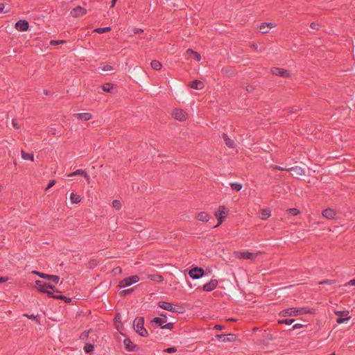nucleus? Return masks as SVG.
<instances>
[{
	"label": "nucleus",
	"instance_id": "f257e3e1",
	"mask_svg": "<svg viewBox=\"0 0 355 355\" xmlns=\"http://www.w3.org/2000/svg\"><path fill=\"white\" fill-rule=\"evenodd\" d=\"M311 313L310 309L306 307L302 308H288L282 310L279 312V315L281 317L287 316H297L300 315Z\"/></svg>",
	"mask_w": 355,
	"mask_h": 355
},
{
	"label": "nucleus",
	"instance_id": "f03ea898",
	"mask_svg": "<svg viewBox=\"0 0 355 355\" xmlns=\"http://www.w3.org/2000/svg\"><path fill=\"white\" fill-rule=\"evenodd\" d=\"M158 306L173 313H182L184 311V308L182 306H180L178 305L173 306V304L168 302H159Z\"/></svg>",
	"mask_w": 355,
	"mask_h": 355
},
{
	"label": "nucleus",
	"instance_id": "7ed1b4c3",
	"mask_svg": "<svg viewBox=\"0 0 355 355\" xmlns=\"http://www.w3.org/2000/svg\"><path fill=\"white\" fill-rule=\"evenodd\" d=\"M135 320H137V333L139 334L142 337H147L148 336V332L147 329L144 327V318L138 317L135 319Z\"/></svg>",
	"mask_w": 355,
	"mask_h": 355
},
{
	"label": "nucleus",
	"instance_id": "20e7f679",
	"mask_svg": "<svg viewBox=\"0 0 355 355\" xmlns=\"http://www.w3.org/2000/svg\"><path fill=\"white\" fill-rule=\"evenodd\" d=\"M161 318H154L150 322V328L153 329H157L159 327L161 328L164 324L166 322V315L164 313L159 314Z\"/></svg>",
	"mask_w": 355,
	"mask_h": 355
},
{
	"label": "nucleus",
	"instance_id": "39448f33",
	"mask_svg": "<svg viewBox=\"0 0 355 355\" xmlns=\"http://www.w3.org/2000/svg\"><path fill=\"white\" fill-rule=\"evenodd\" d=\"M139 281V277L137 275H132L122 279L119 284L120 288L130 286Z\"/></svg>",
	"mask_w": 355,
	"mask_h": 355
},
{
	"label": "nucleus",
	"instance_id": "423d86ee",
	"mask_svg": "<svg viewBox=\"0 0 355 355\" xmlns=\"http://www.w3.org/2000/svg\"><path fill=\"white\" fill-rule=\"evenodd\" d=\"M188 274L193 279H198L204 276L205 271L202 268L195 266L189 270Z\"/></svg>",
	"mask_w": 355,
	"mask_h": 355
},
{
	"label": "nucleus",
	"instance_id": "0eeeda50",
	"mask_svg": "<svg viewBox=\"0 0 355 355\" xmlns=\"http://www.w3.org/2000/svg\"><path fill=\"white\" fill-rule=\"evenodd\" d=\"M35 284L37 290L40 293H46L49 297H50V295H52L54 294L53 292L48 290L49 288L46 287L49 286V283L37 280L35 281Z\"/></svg>",
	"mask_w": 355,
	"mask_h": 355
},
{
	"label": "nucleus",
	"instance_id": "6e6552de",
	"mask_svg": "<svg viewBox=\"0 0 355 355\" xmlns=\"http://www.w3.org/2000/svg\"><path fill=\"white\" fill-rule=\"evenodd\" d=\"M286 171L291 172V175L297 179H300L305 175L304 169L297 166L292 168H288Z\"/></svg>",
	"mask_w": 355,
	"mask_h": 355
},
{
	"label": "nucleus",
	"instance_id": "1a4fd4ad",
	"mask_svg": "<svg viewBox=\"0 0 355 355\" xmlns=\"http://www.w3.org/2000/svg\"><path fill=\"white\" fill-rule=\"evenodd\" d=\"M225 209H226V208L224 206H220L218 211L215 213V216L218 221V225L214 226L215 227L220 225L223 222L225 217L227 216V214L225 213Z\"/></svg>",
	"mask_w": 355,
	"mask_h": 355
},
{
	"label": "nucleus",
	"instance_id": "9d476101",
	"mask_svg": "<svg viewBox=\"0 0 355 355\" xmlns=\"http://www.w3.org/2000/svg\"><path fill=\"white\" fill-rule=\"evenodd\" d=\"M33 272L36 274L41 278L50 280L55 284H58L60 280V277L58 275H49V274H46V273H43V272H37V271H33Z\"/></svg>",
	"mask_w": 355,
	"mask_h": 355
},
{
	"label": "nucleus",
	"instance_id": "9b49d317",
	"mask_svg": "<svg viewBox=\"0 0 355 355\" xmlns=\"http://www.w3.org/2000/svg\"><path fill=\"white\" fill-rule=\"evenodd\" d=\"M270 71L272 74L284 78H289L291 76L289 71L279 67H272Z\"/></svg>",
	"mask_w": 355,
	"mask_h": 355
},
{
	"label": "nucleus",
	"instance_id": "f8f14e48",
	"mask_svg": "<svg viewBox=\"0 0 355 355\" xmlns=\"http://www.w3.org/2000/svg\"><path fill=\"white\" fill-rule=\"evenodd\" d=\"M173 116L180 121H184L187 119V114L182 109H175L172 114Z\"/></svg>",
	"mask_w": 355,
	"mask_h": 355
},
{
	"label": "nucleus",
	"instance_id": "ddd939ff",
	"mask_svg": "<svg viewBox=\"0 0 355 355\" xmlns=\"http://www.w3.org/2000/svg\"><path fill=\"white\" fill-rule=\"evenodd\" d=\"M216 338L222 342H234L236 339V336L234 334H216Z\"/></svg>",
	"mask_w": 355,
	"mask_h": 355
},
{
	"label": "nucleus",
	"instance_id": "4468645a",
	"mask_svg": "<svg viewBox=\"0 0 355 355\" xmlns=\"http://www.w3.org/2000/svg\"><path fill=\"white\" fill-rule=\"evenodd\" d=\"M123 345L128 352H137L139 349L138 345L134 344L129 338L124 339Z\"/></svg>",
	"mask_w": 355,
	"mask_h": 355
},
{
	"label": "nucleus",
	"instance_id": "2eb2a0df",
	"mask_svg": "<svg viewBox=\"0 0 355 355\" xmlns=\"http://www.w3.org/2000/svg\"><path fill=\"white\" fill-rule=\"evenodd\" d=\"M217 286L218 280L216 279H212L203 286L202 289L204 291L210 292L214 290L217 287Z\"/></svg>",
	"mask_w": 355,
	"mask_h": 355
},
{
	"label": "nucleus",
	"instance_id": "dca6fc26",
	"mask_svg": "<svg viewBox=\"0 0 355 355\" xmlns=\"http://www.w3.org/2000/svg\"><path fill=\"white\" fill-rule=\"evenodd\" d=\"M15 27L18 31H26L29 28V24L25 19H20L15 24Z\"/></svg>",
	"mask_w": 355,
	"mask_h": 355
},
{
	"label": "nucleus",
	"instance_id": "f3484780",
	"mask_svg": "<svg viewBox=\"0 0 355 355\" xmlns=\"http://www.w3.org/2000/svg\"><path fill=\"white\" fill-rule=\"evenodd\" d=\"M86 12L87 10L85 8L78 6L71 10V15L74 17H78L84 15Z\"/></svg>",
	"mask_w": 355,
	"mask_h": 355
},
{
	"label": "nucleus",
	"instance_id": "a211bd4d",
	"mask_svg": "<svg viewBox=\"0 0 355 355\" xmlns=\"http://www.w3.org/2000/svg\"><path fill=\"white\" fill-rule=\"evenodd\" d=\"M275 27L272 23H262L259 26L258 30L261 33H267L270 29Z\"/></svg>",
	"mask_w": 355,
	"mask_h": 355
},
{
	"label": "nucleus",
	"instance_id": "6ab92c4d",
	"mask_svg": "<svg viewBox=\"0 0 355 355\" xmlns=\"http://www.w3.org/2000/svg\"><path fill=\"white\" fill-rule=\"evenodd\" d=\"M220 73L223 76L231 77L235 74V69L232 67H225L222 68Z\"/></svg>",
	"mask_w": 355,
	"mask_h": 355
},
{
	"label": "nucleus",
	"instance_id": "aec40b11",
	"mask_svg": "<svg viewBox=\"0 0 355 355\" xmlns=\"http://www.w3.org/2000/svg\"><path fill=\"white\" fill-rule=\"evenodd\" d=\"M322 216L327 219H334L336 215L335 210L328 208L322 211Z\"/></svg>",
	"mask_w": 355,
	"mask_h": 355
},
{
	"label": "nucleus",
	"instance_id": "412c9836",
	"mask_svg": "<svg viewBox=\"0 0 355 355\" xmlns=\"http://www.w3.org/2000/svg\"><path fill=\"white\" fill-rule=\"evenodd\" d=\"M223 139L226 144V146L229 148H234L236 147V144L234 141L230 139L228 135L225 133L223 134Z\"/></svg>",
	"mask_w": 355,
	"mask_h": 355
},
{
	"label": "nucleus",
	"instance_id": "4be33fe9",
	"mask_svg": "<svg viewBox=\"0 0 355 355\" xmlns=\"http://www.w3.org/2000/svg\"><path fill=\"white\" fill-rule=\"evenodd\" d=\"M189 85L191 88L198 90L202 89L204 86L203 83L199 80H195L190 82Z\"/></svg>",
	"mask_w": 355,
	"mask_h": 355
},
{
	"label": "nucleus",
	"instance_id": "5701e85b",
	"mask_svg": "<svg viewBox=\"0 0 355 355\" xmlns=\"http://www.w3.org/2000/svg\"><path fill=\"white\" fill-rule=\"evenodd\" d=\"M257 254L249 252H241L240 257L243 259H249V260H254L257 257Z\"/></svg>",
	"mask_w": 355,
	"mask_h": 355
},
{
	"label": "nucleus",
	"instance_id": "b1692460",
	"mask_svg": "<svg viewBox=\"0 0 355 355\" xmlns=\"http://www.w3.org/2000/svg\"><path fill=\"white\" fill-rule=\"evenodd\" d=\"M83 175L85 178H86L87 180L89 179V177L88 174L87 173V172L85 171H84V170H82V169H78L76 171L69 173L68 175V176L69 177H73L74 175Z\"/></svg>",
	"mask_w": 355,
	"mask_h": 355
},
{
	"label": "nucleus",
	"instance_id": "393cba45",
	"mask_svg": "<svg viewBox=\"0 0 355 355\" xmlns=\"http://www.w3.org/2000/svg\"><path fill=\"white\" fill-rule=\"evenodd\" d=\"M148 278L153 282H162L164 280L163 276L159 274L148 275Z\"/></svg>",
	"mask_w": 355,
	"mask_h": 355
},
{
	"label": "nucleus",
	"instance_id": "a878e982",
	"mask_svg": "<svg viewBox=\"0 0 355 355\" xmlns=\"http://www.w3.org/2000/svg\"><path fill=\"white\" fill-rule=\"evenodd\" d=\"M271 211L269 209H261L260 210V216L259 217L262 220H266L270 216Z\"/></svg>",
	"mask_w": 355,
	"mask_h": 355
},
{
	"label": "nucleus",
	"instance_id": "bb28decb",
	"mask_svg": "<svg viewBox=\"0 0 355 355\" xmlns=\"http://www.w3.org/2000/svg\"><path fill=\"white\" fill-rule=\"evenodd\" d=\"M75 116L83 121H89L92 119V114L89 112L76 114Z\"/></svg>",
	"mask_w": 355,
	"mask_h": 355
},
{
	"label": "nucleus",
	"instance_id": "cd10ccee",
	"mask_svg": "<svg viewBox=\"0 0 355 355\" xmlns=\"http://www.w3.org/2000/svg\"><path fill=\"white\" fill-rule=\"evenodd\" d=\"M209 214L206 212L202 211L198 214L196 218L202 222H207L209 220Z\"/></svg>",
	"mask_w": 355,
	"mask_h": 355
},
{
	"label": "nucleus",
	"instance_id": "c85d7f7f",
	"mask_svg": "<svg viewBox=\"0 0 355 355\" xmlns=\"http://www.w3.org/2000/svg\"><path fill=\"white\" fill-rule=\"evenodd\" d=\"M50 297L51 298H54V299H58V300H62L64 301L67 303H70L71 302V298L67 297H66L64 295H55V294H53L52 295H50Z\"/></svg>",
	"mask_w": 355,
	"mask_h": 355
},
{
	"label": "nucleus",
	"instance_id": "c756f323",
	"mask_svg": "<svg viewBox=\"0 0 355 355\" xmlns=\"http://www.w3.org/2000/svg\"><path fill=\"white\" fill-rule=\"evenodd\" d=\"M102 89L108 93H112L113 84L110 83H106L102 85Z\"/></svg>",
	"mask_w": 355,
	"mask_h": 355
},
{
	"label": "nucleus",
	"instance_id": "7c9ffc66",
	"mask_svg": "<svg viewBox=\"0 0 355 355\" xmlns=\"http://www.w3.org/2000/svg\"><path fill=\"white\" fill-rule=\"evenodd\" d=\"M151 67L156 71H159L162 69V64L158 60H154L150 63Z\"/></svg>",
	"mask_w": 355,
	"mask_h": 355
},
{
	"label": "nucleus",
	"instance_id": "2f4dec72",
	"mask_svg": "<svg viewBox=\"0 0 355 355\" xmlns=\"http://www.w3.org/2000/svg\"><path fill=\"white\" fill-rule=\"evenodd\" d=\"M187 54L188 55H191V54H193V56H194V59L197 61H200V59H201V55L200 53H198V52L196 51H193L192 49H189L187 50Z\"/></svg>",
	"mask_w": 355,
	"mask_h": 355
},
{
	"label": "nucleus",
	"instance_id": "473e14b6",
	"mask_svg": "<svg viewBox=\"0 0 355 355\" xmlns=\"http://www.w3.org/2000/svg\"><path fill=\"white\" fill-rule=\"evenodd\" d=\"M71 201L73 204H77L80 202L81 198L80 196L71 193L70 195Z\"/></svg>",
	"mask_w": 355,
	"mask_h": 355
},
{
	"label": "nucleus",
	"instance_id": "72a5a7b5",
	"mask_svg": "<svg viewBox=\"0 0 355 355\" xmlns=\"http://www.w3.org/2000/svg\"><path fill=\"white\" fill-rule=\"evenodd\" d=\"M21 157L24 159H26V160H27V159L31 160V161L34 160V156L33 154L27 153L23 150H21Z\"/></svg>",
	"mask_w": 355,
	"mask_h": 355
},
{
	"label": "nucleus",
	"instance_id": "f704fd0d",
	"mask_svg": "<svg viewBox=\"0 0 355 355\" xmlns=\"http://www.w3.org/2000/svg\"><path fill=\"white\" fill-rule=\"evenodd\" d=\"M94 349V345L93 344L87 343L84 347V351L87 354H91Z\"/></svg>",
	"mask_w": 355,
	"mask_h": 355
},
{
	"label": "nucleus",
	"instance_id": "c9c22d12",
	"mask_svg": "<svg viewBox=\"0 0 355 355\" xmlns=\"http://www.w3.org/2000/svg\"><path fill=\"white\" fill-rule=\"evenodd\" d=\"M230 186H231L232 189L234 190V191H239L243 188L242 184L237 183V182L231 183Z\"/></svg>",
	"mask_w": 355,
	"mask_h": 355
},
{
	"label": "nucleus",
	"instance_id": "e433bc0d",
	"mask_svg": "<svg viewBox=\"0 0 355 355\" xmlns=\"http://www.w3.org/2000/svg\"><path fill=\"white\" fill-rule=\"evenodd\" d=\"M297 111V107H288L283 110L284 116H288L289 114L295 113Z\"/></svg>",
	"mask_w": 355,
	"mask_h": 355
},
{
	"label": "nucleus",
	"instance_id": "4c0bfd02",
	"mask_svg": "<svg viewBox=\"0 0 355 355\" xmlns=\"http://www.w3.org/2000/svg\"><path fill=\"white\" fill-rule=\"evenodd\" d=\"M286 212H287L288 214H291V215L293 216H297V215L300 213V210H298V209H296V208H291V209H288L286 210Z\"/></svg>",
	"mask_w": 355,
	"mask_h": 355
},
{
	"label": "nucleus",
	"instance_id": "58836bf2",
	"mask_svg": "<svg viewBox=\"0 0 355 355\" xmlns=\"http://www.w3.org/2000/svg\"><path fill=\"white\" fill-rule=\"evenodd\" d=\"M111 31V28L110 27H105V28H97L94 30L95 32L99 33V34H102L103 33H105V32H109Z\"/></svg>",
	"mask_w": 355,
	"mask_h": 355
},
{
	"label": "nucleus",
	"instance_id": "ea45409f",
	"mask_svg": "<svg viewBox=\"0 0 355 355\" xmlns=\"http://www.w3.org/2000/svg\"><path fill=\"white\" fill-rule=\"evenodd\" d=\"M295 322L294 319H284L278 321L279 324H291Z\"/></svg>",
	"mask_w": 355,
	"mask_h": 355
},
{
	"label": "nucleus",
	"instance_id": "a19ab883",
	"mask_svg": "<svg viewBox=\"0 0 355 355\" xmlns=\"http://www.w3.org/2000/svg\"><path fill=\"white\" fill-rule=\"evenodd\" d=\"M112 207L116 209H120L121 208V203L118 200H114L112 202Z\"/></svg>",
	"mask_w": 355,
	"mask_h": 355
},
{
	"label": "nucleus",
	"instance_id": "79ce46f5",
	"mask_svg": "<svg viewBox=\"0 0 355 355\" xmlns=\"http://www.w3.org/2000/svg\"><path fill=\"white\" fill-rule=\"evenodd\" d=\"M132 291H133V288L125 289V290L121 291L119 295L121 297H124L125 295H128L132 293Z\"/></svg>",
	"mask_w": 355,
	"mask_h": 355
},
{
	"label": "nucleus",
	"instance_id": "37998d69",
	"mask_svg": "<svg viewBox=\"0 0 355 355\" xmlns=\"http://www.w3.org/2000/svg\"><path fill=\"white\" fill-rule=\"evenodd\" d=\"M336 282L335 279H324L319 283V284H329L332 285L334 284Z\"/></svg>",
	"mask_w": 355,
	"mask_h": 355
},
{
	"label": "nucleus",
	"instance_id": "c03bdc74",
	"mask_svg": "<svg viewBox=\"0 0 355 355\" xmlns=\"http://www.w3.org/2000/svg\"><path fill=\"white\" fill-rule=\"evenodd\" d=\"M23 315H24V317H26V318H28V319L35 320V321H36V322H37V324H40V320H38V319H37V316H35V315H33V314H32V315H28V314H27V313H25V314H24Z\"/></svg>",
	"mask_w": 355,
	"mask_h": 355
},
{
	"label": "nucleus",
	"instance_id": "a18cd8bd",
	"mask_svg": "<svg viewBox=\"0 0 355 355\" xmlns=\"http://www.w3.org/2000/svg\"><path fill=\"white\" fill-rule=\"evenodd\" d=\"M89 332H90V330L85 331L82 332L80 336V339L83 340H87L89 336Z\"/></svg>",
	"mask_w": 355,
	"mask_h": 355
},
{
	"label": "nucleus",
	"instance_id": "49530a36",
	"mask_svg": "<svg viewBox=\"0 0 355 355\" xmlns=\"http://www.w3.org/2000/svg\"><path fill=\"white\" fill-rule=\"evenodd\" d=\"M335 314L338 316H347L349 314V311H335Z\"/></svg>",
	"mask_w": 355,
	"mask_h": 355
},
{
	"label": "nucleus",
	"instance_id": "de8ad7c7",
	"mask_svg": "<svg viewBox=\"0 0 355 355\" xmlns=\"http://www.w3.org/2000/svg\"><path fill=\"white\" fill-rule=\"evenodd\" d=\"M66 42H67V41L66 40H52L50 41V44L54 46V45H58V44H64Z\"/></svg>",
	"mask_w": 355,
	"mask_h": 355
},
{
	"label": "nucleus",
	"instance_id": "09e8293b",
	"mask_svg": "<svg viewBox=\"0 0 355 355\" xmlns=\"http://www.w3.org/2000/svg\"><path fill=\"white\" fill-rule=\"evenodd\" d=\"M174 328V324L173 322H168L166 324H164V325L162 326L161 329H168L170 330H172Z\"/></svg>",
	"mask_w": 355,
	"mask_h": 355
},
{
	"label": "nucleus",
	"instance_id": "8fccbe9b",
	"mask_svg": "<svg viewBox=\"0 0 355 355\" xmlns=\"http://www.w3.org/2000/svg\"><path fill=\"white\" fill-rule=\"evenodd\" d=\"M349 319H350V317L343 318V317L339 316L338 318H336V322L338 324H341L345 321L349 320Z\"/></svg>",
	"mask_w": 355,
	"mask_h": 355
},
{
	"label": "nucleus",
	"instance_id": "3c124183",
	"mask_svg": "<svg viewBox=\"0 0 355 355\" xmlns=\"http://www.w3.org/2000/svg\"><path fill=\"white\" fill-rule=\"evenodd\" d=\"M177 351V348L175 347H168L164 350V352L166 353H174Z\"/></svg>",
	"mask_w": 355,
	"mask_h": 355
},
{
	"label": "nucleus",
	"instance_id": "603ef678",
	"mask_svg": "<svg viewBox=\"0 0 355 355\" xmlns=\"http://www.w3.org/2000/svg\"><path fill=\"white\" fill-rule=\"evenodd\" d=\"M46 287L49 288L48 289H51L54 293H60V291L54 285L49 284V286H46Z\"/></svg>",
	"mask_w": 355,
	"mask_h": 355
},
{
	"label": "nucleus",
	"instance_id": "864d4df0",
	"mask_svg": "<svg viewBox=\"0 0 355 355\" xmlns=\"http://www.w3.org/2000/svg\"><path fill=\"white\" fill-rule=\"evenodd\" d=\"M271 168L274 170H279V171H286L288 169L287 168H283L277 165H272Z\"/></svg>",
	"mask_w": 355,
	"mask_h": 355
},
{
	"label": "nucleus",
	"instance_id": "5fc2aeb1",
	"mask_svg": "<svg viewBox=\"0 0 355 355\" xmlns=\"http://www.w3.org/2000/svg\"><path fill=\"white\" fill-rule=\"evenodd\" d=\"M319 26H320L319 24L317 22H315V21L312 22L310 25V27L313 30H318Z\"/></svg>",
	"mask_w": 355,
	"mask_h": 355
},
{
	"label": "nucleus",
	"instance_id": "6e6d98bb",
	"mask_svg": "<svg viewBox=\"0 0 355 355\" xmlns=\"http://www.w3.org/2000/svg\"><path fill=\"white\" fill-rule=\"evenodd\" d=\"M56 183V181L55 180H51L48 184L47 187L46 188V190H48L49 189L53 187Z\"/></svg>",
	"mask_w": 355,
	"mask_h": 355
},
{
	"label": "nucleus",
	"instance_id": "4d7b16f0",
	"mask_svg": "<svg viewBox=\"0 0 355 355\" xmlns=\"http://www.w3.org/2000/svg\"><path fill=\"white\" fill-rule=\"evenodd\" d=\"M112 69H113L112 66H111L110 64H106L103 67V71H112Z\"/></svg>",
	"mask_w": 355,
	"mask_h": 355
},
{
	"label": "nucleus",
	"instance_id": "13d9d810",
	"mask_svg": "<svg viewBox=\"0 0 355 355\" xmlns=\"http://www.w3.org/2000/svg\"><path fill=\"white\" fill-rule=\"evenodd\" d=\"M245 89L248 92L250 93L254 90V87L253 85H247Z\"/></svg>",
	"mask_w": 355,
	"mask_h": 355
},
{
	"label": "nucleus",
	"instance_id": "bf43d9fd",
	"mask_svg": "<svg viewBox=\"0 0 355 355\" xmlns=\"http://www.w3.org/2000/svg\"><path fill=\"white\" fill-rule=\"evenodd\" d=\"M96 264V261L95 260H91L88 263V268H92L95 267Z\"/></svg>",
	"mask_w": 355,
	"mask_h": 355
},
{
	"label": "nucleus",
	"instance_id": "052dcab7",
	"mask_svg": "<svg viewBox=\"0 0 355 355\" xmlns=\"http://www.w3.org/2000/svg\"><path fill=\"white\" fill-rule=\"evenodd\" d=\"M12 125H13V127L15 128H16V129H19L20 128V125H19V123L15 120H12Z\"/></svg>",
	"mask_w": 355,
	"mask_h": 355
},
{
	"label": "nucleus",
	"instance_id": "680f3d73",
	"mask_svg": "<svg viewBox=\"0 0 355 355\" xmlns=\"http://www.w3.org/2000/svg\"><path fill=\"white\" fill-rule=\"evenodd\" d=\"M133 32L135 34H140V33H142L144 32V31L141 28H134Z\"/></svg>",
	"mask_w": 355,
	"mask_h": 355
},
{
	"label": "nucleus",
	"instance_id": "e2e57ef3",
	"mask_svg": "<svg viewBox=\"0 0 355 355\" xmlns=\"http://www.w3.org/2000/svg\"><path fill=\"white\" fill-rule=\"evenodd\" d=\"M303 327H304V325L302 324H295L293 325V329H300L302 328Z\"/></svg>",
	"mask_w": 355,
	"mask_h": 355
},
{
	"label": "nucleus",
	"instance_id": "0e129e2a",
	"mask_svg": "<svg viewBox=\"0 0 355 355\" xmlns=\"http://www.w3.org/2000/svg\"><path fill=\"white\" fill-rule=\"evenodd\" d=\"M355 286V279H351L349 281L347 284H345V286Z\"/></svg>",
	"mask_w": 355,
	"mask_h": 355
},
{
	"label": "nucleus",
	"instance_id": "69168bd1",
	"mask_svg": "<svg viewBox=\"0 0 355 355\" xmlns=\"http://www.w3.org/2000/svg\"><path fill=\"white\" fill-rule=\"evenodd\" d=\"M214 329H217V330H219V331H221V330L224 329L225 327H224V326H222L220 324H216L214 326Z\"/></svg>",
	"mask_w": 355,
	"mask_h": 355
},
{
	"label": "nucleus",
	"instance_id": "338daca9",
	"mask_svg": "<svg viewBox=\"0 0 355 355\" xmlns=\"http://www.w3.org/2000/svg\"><path fill=\"white\" fill-rule=\"evenodd\" d=\"M8 279V278L6 277H0V283H4V282H7Z\"/></svg>",
	"mask_w": 355,
	"mask_h": 355
},
{
	"label": "nucleus",
	"instance_id": "774afa93",
	"mask_svg": "<svg viewBox=\"0 0 355 355\" xmlns=\"http://www.w3.org/2000/svg\"><path fill=\"white\" fill-rule=\"evenodd\" d=\"M114 320L116 322H120V314L119 313H116V315H115V318H114Z\"/></svg>",
	"mask_w": 355,
	"mask_h": 355
}]
</instances>
